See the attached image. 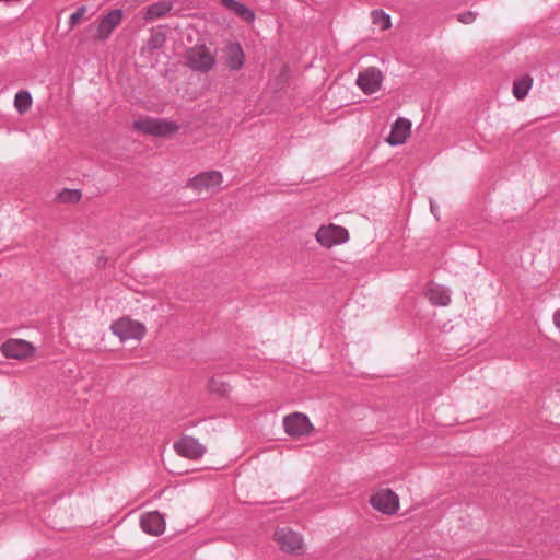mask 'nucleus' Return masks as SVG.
Wrapping results in <instances>:
<instances>
[{
  "label": "nucleus",
  "mask_w": 560,
  "mask_h": 560,
  "mask_svg": "<svg viewBox=\"0 0 560 560\" xmlns=\"http://www.w3.org/2000/svg\"><path fill=\"white\" fill-rule=\"evenodd\" d=\"M476 16L477 15L475 12L467 11V12L458 14L457 20L460 23L470 24L476 20Z\"/></svg>",
  "instance_id": "26"
},
{
  "label": "nucleus",
  "mask_w": 560,
  "mask_h": 560,
  "mask_svg": "<svg viewBox=\"0 0 560 560\" xmlns=\"http://www.w3.org/2000/svg\"><path fill=\"white\" fill-rule=\"evenodd\" d=\"M110 330L121 341L130 339L141 340L147 332V328L143 324L129 317H121L115 320L110 326Z\"/></svg>",
  "instance_id": "2"
},
{
  "label": "nucleus",
  "mask_w": 560,
  "mask_h": 560,
  "mask_svg": "<svg viewBox=\"0 0 560 560\" xmlns=\"http://www.w3.org/2000/svg\"><path fill=\"white\" fill-rule=\"evenodd\" d=\"M283 428L288 435L292 438H300L308 435L314 427L308 417L301 412H293L283 419Z\"/></svg>",
  "instance_id": "8"
},
{
  "label": "nucleus",
  "mask_w": 560,
  "mask_h": 560,
  "mask_svg": "<svg viewBox=\"0 0 560 560\" xmlns=\"http://www.w3.org/2000/svg\"><path fill=\"white\" fill-rule=\"evenodd\" d=\"M82 192L80 189L65 188L57 195V200L61 203H77L80 201Z\"/></svg>",
  "instance_id": "23"
},
{
  "label": "nucleus",
  "mask_w": 560,
  "mask_h": 560,
  "mask_svg": "<svg viewBox=\"0 0 560 560\" xmlns=\"http://www.w3.org/2000/svg\"><path fill=\"white\" fill-rule=\"evenodd\" d=\"M2 354L8 359L26 360L35 353V347L23 339H9L1 346Z\"/></svg>",
  "instance_id": "9"
},
{
  "label": "nucleus",
  "mask_w": 560,
  "mask_h": 560,
  "mask_svg": "<svg viewBox=\"0 0 560 560\" xmlns=\"http://www.w3.org/2000/svg\"><path fill=\"white\" fill-rule=\"evenodd\" d=\"M225 63L230 70H240L245 62V54L238 43L229 44L225 49Z\"/></svg>",
  "instance_id": "16"
},
{
  "label": "nucleus",
  "mask_w": 560,
  "mask_h": 560,
  "mask_svg": "<svg viewBox=\"0 0 560 560\" xmlns=\"http://www.w3.org/2000/svg\"><path fill=\"white\" fill-rule=\"evenodd\" d=\"M411 133V121L407 118L399 117L392 126L389 136L386 141L389 145L404 144Z\"/></svg>",
  "instance_id": "13"
},
{
  "label": "nucleus",
  "mask_w": 560,
  "mask_h": 560,
  "mask_svg": "<svg viewBox=\"0 0 560 560\" xmlns=\"http://www.w3.org/2000/svg\"><path fill=\"white\" fill-rule=\"evenodd\" d=\"M187 65L195 71L207 72L214 67L215 58L206 46H195L187 51Z\"/></svg>",
  "instance_id": "7"
},
{
  "label": "nucleus",
  "mask_w": 560,
  "mask_h": 560,
  "mask_svg": "<svg viewBox=\"0 0 560 560\" xmlns=\"http://www.w3.org/2000/svg\"><path fill=\"white\" fill-rule=\"evenodd\" d=\"M207 388L211 394L219 397H228L231 392V385L228 382L219 380L217 377H210L207 382Z\"/></svg>",
  "instance_id": "21"
},
{
  "label": "nucleus",
  "mask_w": 560,
  "mask_h": 560,
  "mask_svg": "<svg viewBox=\"0 0 560 560\" xmlns=\"http://www.w3.org/2000/svg\"><path fill=\"white\" fill-rule=\"evenodd\" d=\"M140 526L144 533L159 536L165 530V521L158 511L148 512L141 515Z\"/></svg>",
  "instance_id": "14"
},
{
  "label": "nucleus",
  "mask_w": 560,
  "mask_h": 560,
  "mask_svg": "<svg viewBox=\"0 0 560 560\" xmlns=\"http://www.w3.org/2000/svg\"><path fill=\"white\" fill-rule=\"evenodd\" d=\"M424 295L436 306H447L451 303V295L448 289L443 285L430 282L427 285Z\"/></svg>",
  "instance_id": "15"
},
{
  "label": "nucleus",
  "mask_w": 560,
  "mask_h": 560,
  "mask_svg": "<svg viewBox=\"0 0 560 560\" xmlns=\"http://www.w3.org/2000/svg\"><path fill=\"white\" fill-rule=\"evenodd\" d=\"M370 504L383 514L394 515L399 510V497L390 489H380L371 495Z\"/></svg>",
  "instance_id": "5"
},
{
  "label": "nucleus",
  "mask_w": 560,
  "mask_h": 560,
  "mask_svg": "<svg viewBox=\"0 0 560 560\" xmlns=\"http://www.w3.org/2000/svg\"><path fill=\"white\" fill-rule=\"evenodd\" d=\"M88 8L85 5H81L74 13H72L69 18V26L72 30L80 21L83 19L86 13Z\"/></svg>",
  "instance_id": "25"
},
{
  "label": "nucleus",
  "mask_w": 560,
  "mask_h": 560,
  "mask_svg": "<svg viewBox=\"0 0 560 560\" xmlns=\"http://www.w3.org/2000/svg\"><path fill=\"white\" fill-rule=\"evenodd\" d=\"M166 43V34L160 30H152L150 38L147 42L145 47L142 48V51H148L150 55H153L158 49L164 46Z\"/></svg>",
  "instance_id": "20"
},
{
  "label": "nucleus",
  "mask_w": 560,
  "mask_h": 560,
  "mask_svg": "<svg viewBox=\"0 0 560 560\" xmlns=\"http://www.w3.org/2000/svg\"><path fill=\"white\" fill-rule=\"evenodd\" d=\"M221 4L245 22L252 23L255 20V12L244 3L236 0H221Z\"/></svg>",
  "instance_id": "17"
},
{
  "label": "nucleus",
  "mask_w": 560,
  "mask_h": 560,
  "mask_svg": "<svg viewBox=\"0 0 560 560\" xmlns=\"http://www.w3.org/2000/svg\"><path fill=\"white\" fill-rule=\"evenodd\" d=\"M372 20L375 25H378L381 30L385 31L390 28V16L382 10H375L372 12Z\"/></svg>",
  "instance_id": "24"
},
{
  "label": "nucleus",
  "mask_w": 560,
  "mask_h": 560,
  "mask_svg": "<svg viewBox=\"0 0 560 560\" xmlns=\"http://www.w3.org/2000/svg\"><path fill=\"white\" fill-rule=\"evenodd\" d=\"M174 450L178 455L188 459L200 458L206 452V447L192 436H184L179 441L175 442Z\"/></svg>",
  "instance_id": "12"
},
{
  "label": "nucleus",
  "mask_w": 560,
  "mask_h": 560,
  "mask_svg": "<svg viewBox=\"0 0 560 560\" xmlns=\"http://www.w3.org/2000/svg\"><path fill=\"white\" fill-rule=\"evenodd\" d=\"M222 174L218 171L202 172L189 179L187 186L198 194H213L222 184Z\"/></svg>",
  "instance_id": "6"
},
{
  "label": "nucleus",
  "mask_w": 560,
  "mask_h": 560,
  "mask_svg": "<svg viewBox=\"0 0 560 560\" xmlns=\"http://www.w3.org/2000/svg\"><path fill=\"white\" fill-rule=\"evenodd\" d=\"M124 12L120 9H114L102 15L95 32V39L100 42L106 40L114 30L121 23Z\"/></svg>",
  "instance_id": "10"
},
{
  "label": "nucleus",
  "mask_w": 560,
  "mask_h": 560,
  "mask_svg": "<svg viewBox=\"0 0 560 560\" xmlns=\"http://www.w3.org/2000/svg\"><path fill=\"white\" fill-rule=\"evenodd\" d=\"M534 83V79L529 74H524L521 78L514 80L513 82V95L516 100H524L529 90L532 89Z\"/></svg>",
  "instance_id": "19"
},
{
  "label": "nucleus",
  "mask_w": 560,
  "mask_h": 560,
  "mask_svg": "<svg viewBox=\"0 0 560 560\" xmlns=\"http://www.w3.org/2000/svg\"><path fill=\"white\" fill-rule=\"evenodd\" d=\"M383 79V73L378 68L369 67L358 74L355 83L363 93L373 94L381 89Z\"/></svg>",
  "instance_id": "11"
},
{
  "label": "nucleus",
  "mask_w": 560,
  "mask_h": 560,
  "mask_svg": "<svg viewBox=\"0 0 560 560\" xmlns=\"http://www.w3.org/2000/svg\"><path fill=\"white\" fill-rule=\"evenodd\" d=\"M315 237L323 247L331 248L346 243L349 240V233L343 226L330 223L322 225L316 232Z\"/></svg>",
  "instance_id": "4"
},
{
  "label": "nucleus",
  "mask_w": 560,
  "mask_h": 560,
  "mask_svg": "<svg viewBox=\"0 0 560 560\" xmlns=\"http://www.w3.org/2000/svg\"><path fill=\"white\" fill-rule=\"evenodd\" d=\"M173 8V3L170 1H158L147 7L143 11V19L145 21H152L164 16Z\"/></svg>",
  "instance_id": "18"
},
{
  "label": "nucleus",
  "mask_w": 560,
  "mask_h": 560,
  "mask_svg": "<svg viewBox=\"0 0 560 560\" xmlns=\"http://www.w3.org/2000/svg\"><path fill=\"white\" fill-rule=\"evenodd\" d=\"M32 105V95L27 91H19L14 97V106L20 114H25Z\"/></svg>",
  "instance_id": "22"
},
{
  "label": "nucleus",
  "mask_w": 560,
  "mask_h": 560,
  "mask_svg": "<svg viewBox=\"0 0 560 560\" xmlns=\"http://www.w3.org/2000/svg\"><path fill=\"white\" fill-rule=\"evenodd\" d=\"M275 539L281 551L285 553L299 556L304 552L302 535L290 527L278 528L275 532Z\"/></svg>",
  "instance_id": "3"
},
{
  "label": "nucleus",
  "mask_w": 560,
  "mask_h": 560,
  "mask_svg": "<svg viewBox=\"0 0 560 560\" xmlns=\"http://www.w3.org/2000/svg\"><path fill=\"white\" fill-rule=\"evenodd\" d=\"M133 128L144 135L154 137H165L178 130V126L173 121H166L159 118H143L133 121Z\"/></svg>",
  "instance_id": "1"
}]
</instances>
